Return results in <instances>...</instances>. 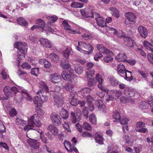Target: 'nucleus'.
Instances as JSON below:
<instances>
[{"label": "nucleus", "mask_w": 153, "mask_h": 153, "mask_svg": "<svg viewBox=\"0 0 153 153\" xmlns=\"http://www.w3.org/2000/svg\"><path fill=\"white\" fill-rule=\"evenodd\" d=\"M72 53L73 52L70 48H67L62 52L64 57L60 61V65L62 68L65 69L69 70L68 71L71 73L73 71V70L70 68L71 65L68 62V61L69 56L71 55Z\"/></svg>", "instance_id": "f257e3e1"}, {"label": "nucleus", "mask_w": 153, "mask_h": 153, "mask_svg": "<svg viewBox=\"0 0 153 153\" xmlns=\"http://www.w3.org/2000/svg\"><path fill=\"white\" fill-rule=\"evenodd\" d=\"M42 124L39 120V117L37 114H34L28 119L27 125L24 127L25 130H27V131L30 130H34L33 128L35 126L40 127Z\"/></svg>", "instance_id": "f03ea898"}, {"label": "nucleus", "mask_w": 153, "mask_h": 153, "mask_svg": "<svg viewBox=\"0 0 153 153\" xmlns=\"http://www.w3.org/2000/svg\"><path fill=\"white\" fill-rule=\"evenodd\" d=\"M14 47L18 49V58L20 59H24L25 58V55L27 52L28 48L26 43L16 42L14 43Z\"/></svg>", "instance_id": "7ed1b4c3"}, {"label": "nucleus", "mask_w": 153, "mask_h": 153, "mask_svg": "<svg viewBox=\"0 0 153 153\" xmlns=\"http://www.w3.org/2000/svg\"><path fill=\"white\" fill-rule=\"evenodd\" d=\"M78 46L76 47L77 50L85 54H90L92 53L94 48L92 45L84 42H78Z\"/></svg>", "instance_id": "20e7f679"}, {"label": "nucleus", "mask_w": 153, "mask_h": 153, "mask_svg": "<svg viewBox=\"0 0 153 153\" xmlns=\"http://www.w3.org/2000/svg\"><path fill=\"white\" fill-rule=\"evenodd\" d=\"M94 64L91 62H88L87 64L85 77L86 78H90L94 76L95 73V71L92 68Z\"/></svg>", "instance_id": "39448f33"}, {"label": "nucleus", "mask_w": 153, "mask_h": 153, "mask_svg": "<svg viewBox=\"0 0 153 153\" xmlns=\"http://www.w3.org/2000/svg\"><path fill=\"white\" fill-rule=\"evenodd\" d=\"M126 19L125 21V23L126 25L129 24V23L127 22V20L130 22H135L136 19V17L135 15L131 12H127L125 14Z\"/></svg>", "instance_id": "423d86ee"}, {"label": "nucleus", "mask_w": 153, "mask_h": 153, "mask_svg": "<svg viewBox=\"0 0 153 153\" xmlns=\"http://www.w3.org/2000/svg\"><path fill=\"white\" fill-rule=\"evenodd\" d=\"M51 118L53 123L55 125L60 126L62 124L61 118L59 115L56 113H52L51 115Z\"/></svg>", "instance_id": "0eeeda50"}, {"label": "nucleus", "mask_w": 153, "mask_h": 153, "mask_svg": "<svg viewBox=\"0 0 153 153\" xmlns=\"http://www.w3.org/2000/svg\"><path fill=\"white\" fill-rule=\"evenodd\" d=\"M39 86L41 89L36 92V95H38L40 93L42 94L44 92L46 93L49 92L48 88L46 84L43 81L40 82Z\"/></svg>", "instance_id": "6e6552de"}, {"label": "nucleus", "mask_w": 153, "mask_h": 153, "mask_svg": "<svg viewBox=\"0 0 153 153\" xmlns=\"http://www.w3.org/2000/svg\"><path fill=\"white\" fill-rule=\"evenodd\" d=\"M39 86L41 89L36 92V95H38L40 93L42 94L44 92L46 93L49 92L48 88L46 84L43 81L40 82Z\"/></svg>", "instance_id": "1a4fd4ad"}, {"label": "nucleus", "mask_w": 153, "mask_h": 153, "mask_svg": "<svg viewBox=\"0 0 153 153\" xmlns=\"http://www.w3.org/2000/svg\"><path fill=\"white\" fill-rule=\"evenodd\" d=\"M81 15L83 17L86 18L90 17L93 18L95 13H94L92 10L90 9H81L80 10Z\"/></svg>", "instance_id": "9d476101"}, {"label": "nucleus", "mask_w": 153, "mask_h": 153, "mask_svg": "<svg viewBox=\"0 0 153 153\" xmlns=\"http://www.w3.org/2000/svg\"><path fill=\"white\" fill-rule=\"evenodd\" d=\"M104 53L106 54V56L104 58V60L106 63L109 62H111L113 60V58L112 56L113 55L112 52L108 49H106Z\"/></svg>", "instance_id": "9b49d317"}, {"label": "nucleus", "mask_w": 153, "mask_h": 153, "mask_svg": "<svg viewBox=\"0 0 153 153\" xmlns=\"http://www.w3.org/2000/svg\"><path fill=\"white\" fill-rule=\"evenodd\" d=\"M94 16H97L98 17L95 18L97 24L100 27H104L107 26L106 23H105V19L102 17H100V15L98 13H95Z\"/></svg>", "instance_id": "f8f14e48"}, {"label": "nucleus", "mask_w": 153, "mask_h": 153, "mask_svg": "<svg viewBox=\"0 0 153 153\" xmlns=\"http://www.w3.org/2000/svg\"><path fill=\"white\" fill-rule=\"evenodd\" d=\"M45 56L55 63H57L59 61V57L54 53H52L49 54L46 53L45 54Z\"/></svg>", "instance_id": "ddd939ff"}, {"label": "nucleus", "mask_w": 153, "mask_h": 153, "mask_svg": "<svg viewBox=\"0 0 153 153\" xmlns=\"http://www.w3.org/2000/svg\"><path fill=\"white\" fill-rule=\"evenodd\" d=\"M137 30L140 36L145 38L148 36V32L146 28L143 26H140L138 27Z\"/></svg>", "instance_id": "4468645a"}, {"label": "nucleus", "mask_w": 153, "mask_h": 153, "mask_svg": "<svg viewBox=\"0 0 153 153\" xmlns=\"http://www.w3.org/2000/svg\"><path fill=\"white\" fill-rule=\"evenodd\" d=\"M39 42L44 47L48 48H51L53 45V43L47 39L41 38Z\"/></svg>", "instance_id": "2eb2a0df"}, {"label": "nucleus", "mask_w": 153, "mask_h": 153, "mask_svg": "<svg viewBox=\"0 0 153 153\" xmlns=\"http://www.w3.org/2000/svg\"><path fill=\"white\" fill-rule=\"evenodd\" d=\"M95 105L98 107L99 110L101 111L102 112L104 113L106 112V107L101 100H99L96 101Z\"/></svg>", "instance_id": "dca6fc26"}, {"label": "nucleus", "mask_w": 153, "mask_h": 153, "mask_svg": "<svg viewBox=\"0 0 153 153\" xmlns=\"http://www.w3.org/2000/svg\"><path fill=\"white\" fill-rule=\"evenodd\" d=\"M61 78V76L58 73H54L50 75V78L53 83L58 82V80H59Z\"/></svg>", "instance_id": "f3484780"}, {"label": "nucleus", "mask_w": 153, "mask_h": 153, "mask_svg": "<svg viewBox=\"0 0 153 153\" xmlns=\"http://www.w3.org/2000/svg\"><path fill=\"white\" fill-rule=\"evenodd\" d=\"M54 104L57 107H62L63 104V101L62 98L58 95L55 94L53 95Z\"/></svg>", "instance_id": "a211bd4d"}, {"label": "nucleus", "mask_w": 153, "mask_h": 153, "mask_svg": "<svg viewBox=\"0 0 153 153\" xmlns=\"http://www.w3.org/2000/svg\"><path fill=\"white\" fill-rule=\"evenodd\" d=\"M143 45L146 49L153 53V39H151L150 42L146 41H144Z\"/></svg>", "instance_id": "6ab92c4d"}, {"label": "nucleus", "mask_w": 153, "mask_h": 153, "mask_svg": "<svg viewBox=\"0 0 153 153\" xmlns=\"http://www.w3.org/2000/svg\"><path fill=\"white\" fill-rule=\"evenodd\" d=\"M28 143L34 149H37L39 148L40 144L36 140L30 139L27 141Z\"/></svg>", "instance_id": "aec40b11"}, {"label": "nucleus", "mask_w": 153, "mask_h": 153, "mask_svg": "<svg viewBox=\"0 0 153 153\" xmlns=\"http://www.w3.org/2000/svg\"><path fill=\"white\" fill-rule=\"evenodd\" d=\"M74 86L69 83H66L64 86V88L67 91L70 92V95L74 96L75 95V91H73Z\"/></svg>", "instance_id": "412c9836"}, {"label": "nucleus", "mask_w": 153, "mask_h": 153, "mask_svg": "<svg viewBox=\"0 0 153 153\" xmlns=\"http://www.w3.org/2000/svg\"><path fill=\"white\" fill-rule=\"evenodd\" d=\"M61 76L63 79L70 82L71 81L73 77L72 74H68L66 71H63L62 72Z\"/></svg>", "instance_id": "4be33fe9"}, {"label": "nucleus", "mask_w": 153, "mask_h": 153, "mask_svg": "<svg viewBox=\"0 0 153 153\" xmlns=\"http://www.w3.org/2000/svg\"><path fill=\"white\" fill-rule=\"evenodd\" d=\"M46 18L48 20L47 25L49 26L55 22L58 19V17L56 15H53L46 16Z\"/></svg>", "instance_id": "5701e85b"}, {"label": "nucleus", "mask_w": 153, "mask_h": 153, "mask_svg": "<svg viewBox=\"0 0 153 153\" xmlns=\"http://www.w3.org/2000/svg\"><path fill=\"white\" fill-rule=\"evenodd\" d=\"M21 93L22 98H24L26 100L31 101L32 100L31 97L27 93V91L25 89L22 90Z\"/></svg>", "instance_id": "b1692460"}, {"label": "nucleus", "mask_w": 153, "mask_h": 153, "mask_svg": "<svg viewBox=\"0 0 153 153\" xmlns=\"http://www.w3.org/2000/svg\"><path fill=\"white\" fill-rule=\"evenodd\" d=\"M76 93H75V95L72 96L71 95H70L69 98V101L71 104L73 106H76L78 103L79 101L75 98L76 95Z\"/></svg>", "instance_id": "393cba45"}, {"label": "nucleus", "mask_w": 153, "mask_h": 153, "mask_svg": "<svg viewBox=\"0 0 153 153\" xmlns=\"http://www.w3.org/2000/svg\"><path fill=\"white\" fill-rule=\"evenodd\" d=\"M60 115L63 119L66 120L69 117V114L66 109L62 108H61Z\"/></svg>", "instance_id": "a878e982"}, {"label": "nucleus", "mask_w": 153, "mask_h": 153, "mask_svg": "<svg viewBox=\"0 0 153 153\" xmlns=\"http://www.w3.org/2000/svg\"><path fill=\"white\" fill-rule=\"evenodd\" d=\"M48 130L54 135H57L58 130L56 127L52 125H49L48 128Z\"/></svg>", "instance_id": "bb28decb"}, {"label": "nucleus", "mask_w": 153, "mask_h": 153, "mask_svg": "<svg viewBox=\"0 0 153 153\" xmlns=\"http://www.w3.org/2000/svg\"><path fill=\"white\" fill-rule=\"evenodd\" d=\"M124 40L125 42L126 43V45L130 47H132L134 45V43L131 38L129 37H125Z\"/></svg>", "instance_id": "cd10ccee"}, {"label": "nucleus", "mask_w": 153, "mask_h": 153, "mask_svg": "<svg viewBox=\"0 0 153 153\" xmlns=\"http://www.w3.org/2000/svg\"><path fill=\"white\" fill-rule=\"evenodd\" d=\"M34 104L36 105V106L39 107L42 105V102L40 96H36L33 100Z\"/></svg>", "instance_id": "c85d7f7f"}, {"label": "nucleus", "mask_w": 153, "mask_h": 153, "mask_svg": "<svg viewBox=\"0 0 153 153\" xmlns=\"http://www.w3.org/2000/svg\"><path fill=\"white\" fill-rule=\"evenodd\" d=\"M91 90L90 88H85L79 91L78 94H81L83 97H86V95L90 92Z\"/></svg>", "instance_id": "c756f323"}, {"label": "nucleus", "mask_w": 153, "mask_h": 153, "mask_svg": "<svg viewBox=\"0 0 153 153\" xmlns=\"http://www.w3.org/2000/svg\"><path fill=\"white\" fill-rule=\"evenodd\" d=\"M74 70L76 73L80 74L83 72V67L79 64H76L74 65Z\"/></svg>", "instance_id": "7c9ffc66"}, {"label": "nucleus", "mask_w": 153, "mask_h": 153, "mask_svg": "<svg viewBox=\"0 0 153 153\" xmlns=\"http://www.w3.org/2000/svg\"><path fill=\"white\" fill-rule=\"evenodd\" d=\"M126 69H125V66L123 64L120 63L117 65V71L118 74H123L126 72Z\"/></svg>", "instance_id": "2f4dec72"}, {"label": "nucleus", "mask_w": 153, "mask_h": 153, "mask_svg": "<svg viewBox=\"0 0 153 153\" xmlns=\"http://www.w3.org/2000/svg\"><path fill=\"white\" fill-rule=\"evenodd\" d=\"M127 56L124 53H119L116 56V59L118 62L126 61Z\"/></svg>", "instance_id": "473e14b6"}, {"label": "nucleus", "mask_w": 153, "mask_h": 153, "mask_svg": "<svg viewBox=\"0 0 153 153\" xmlns=\"http://www.w3.org/2000/svg\"><path fill=\"white\" fill-rule=\"evenodd\" d=\"M110 94L114 96V97L118 98L122 95V92L120 90H111L109 91Z\"/></svg>", "instance_id": "72a5a7b5"}, {"label": "nucleus", "mask_w": 153, "mask_h": 153, "mask_svg": "<svg viewBox=\"0 0 153 153\" xmlns=\"http://www.w3.org/2000/svg\"><path fill=\"white\" fill-rule=\"evenodd\" d=\"M124 94L127 96H129L130 97L134 96V92L130 89L128 88H125L124 91Z\"/></svg>", "instance_id": "f704fd0d"}, {"label": "nucleus", "mask_w": 153, "mask_h": 153, "mask_svg": "<svg viewBox=\"0 0 153 153\" xmlns=\"http://www.w3.org/2000/svg\"><path fill=\"white\" fill-rule=\"evenodd\" d=\"M11 88L9 86H6L4 88V91L7 97L12 96V94H11Z\"/></svg>", "instance_id": "c9c22d12"}, {"label": "nucleus", "mask_w": 153, "mask_h": 153, "mask_svg": "<svg viewBox=\"0 0 153 153\" xmlns=\"http://www.w3.org/2000/svg\"><path fill=\"white\" fill-rule=\"evenodd\" d=\"M17 21L21 26H27L28 25V23L25 19L22 17H20L17 19Z\"/></svg>", "instance_id": "e433bc0d"}, {"label": "nucleus", "mask_w": 153, "mask_h": 153, "mask_svg": "<svg viewBox=\"0 0 153 153\" xmlns=\"http://www.w3.org/2000/svg\"><path fill=\"white\" fill-rule=\"evenodd\" d=\"M121 118L120 113L118 111H115L112 115V118L114 119V121L115 122H119V120Z\"/></svg>", "instance_id": "4c0bfd02"}, {"label": "nucleus", "mask_w": 153, "mask_h": 153, "mask_svg": "<svg viewBox=\"0 0 153 153\" xmlns=\"http://www.w3.org/2000/svg\"><path fill=\"white\" fill-rule=\"evenodd\" d=\"M96 135L95 140L96 142L101 145L103 144V138L102 136L97 133Z\"/></svg>", "instance_id": "58836bf2"}, {"label": "nucleus", "mask_w": 153, "mask_h": 153, "mask_svg": "<svg viewBox=\"0 0 153 153\" xmlns=\"http://www.w3.org/2000/svg\"><path fill=\"white\" fill-rule=\"evenodd\" d=\"M125 79L128 81H131L133 79V76L131 75V72L127 70H126Z\"/></svg>", "instance_id": "ea45409f"}, {"label": "nucleus", "mask_w": 153, "mask_h": 153, "mask_svg": "<svg viewBox=\"0 0 153 153\" xmlns=\"http://www.w3.org/2000/svg\"><path fill=\"white\" fill-rule=\"evenodd\" d=\"M109 9L111 12V13L113 15L115 16L116 18H118L119 15L118 13V10L114 7H111L109 8Z\"/></svg>", "instance_id": "a19ab883"}, {"label": "nucleus", "mask_w": 153, "mask_h": 153, "mask_svg": "<svg viewBox=\"0 0 153 153\" xmlns=\"http://www.w3.org/2000/svg\"><path fill=\"white\" fill-rule=\"evenodd\" d=\"M123 138L126 143L128 144L132 143L133 141V139L128 135H125L123 136Z\"/></svg>", "instance_id": "79ce46f5"}, {"label": "nucleus", "mask_w": 153, "mask_h": 153, "mask_svg": "<svg viewBox=\"0 0 153 153\" xmlns=\"http://www.w3.org/2000/svg\"><path fill=\"white\" fill-rule=\"evenodd\" d=\"M129 120L128 118L125 116H123L121 117L119 122H120L121 125H126L128 123Z\"/></svg>", "instance_id": "37998d69"}, {"label": "nucleus", "mask_w": 153, "mask_h": 153, "mask_svg": "<svg viewBox=\"0 0 153 153\" xmlns=\"http://www.w3.org/2000/svg\"><path fill=\"white\" fill-rule=\"evenodd\" d=\"M15 121L16 124L18 125H21V126H24L26 123V121L22 120V119L17 118L15 120Z\"/></svg>", "instance_id": "c03bdc74"}, {"label": "nucleus", "mask_w": 153, "mask_h": 153, "mask_svg": "<svg viewBox=\"0 0 153 153\" xmlns=\"http://www.w3.org/2000/svg\"><path fill=\"white\" fill-rule=\"evenodd\" d=\"M90 122L94 125L97 123V119L95 115L93 114H91L89 117Z\"/></svg>", "instance_id": "a18cd8bd"}, {"label": "nucleus", "mask_w": 153, "mask_h": 153, "mask_svg": "<svg viewBox=\"0 0 153 153\" xmlns=\"http://www.w3.org/2000/svg\"><path fill=\"white\" fill-rule=\"evenodd\" d=\"M83 3L76 2H73L71 4L72 7L76 8H82L83 7Z\"/></svg>", "instance_id": "49530a36"}, {"label": "nucleus", "mask_w": 153, "mask_h": 153, "mask_svg": "<svg viewBox=\"0 0 153 153\" xmlns=\"http://www.w3.org/2000/svg\"><path fill=\"white\" fill-rule=\"evenodd\" d=\"M62 24L64 26V29L66 30H68L70 31V32H71V27L70 26V25L68 24V22L67 21H63L62 22Z\"/></svg>", "instance_id": "de8ad7c7"}, {"label": "nucleus", "mask_w": 153, "mask_h": 153, "mask_svg": "<svg viewBox=\"0 0 153 153\" xmlns=\"http://www.w3.org/2000/svg\"><path fill=\"white\" fill-rule=\"evenodd\" d=\"M70 120L71 122L73 123H76L77 119L75 113L72 112L70 114Z\"/></svg>", "instance_id": "09e8293b"}, {"label": "nucleus", "mask_w": 153, "mask_h": 153, "mask_svg": "<svg viewBox=\"0 0 153 153\" xmlns=\"http://www.w3.org/2000/svg\"><path fill=\"white\" fill-rule=\"evenodd\" d=\"M41 31L43 32H46V31H48L50 32H51L52 33L54 32V30L51 27H48L45 26L42 27L41 28Z\"/></svg>", "instance_id": "8fccbe9b"}, {"label": "nucleus", "mask_w": 153, "mask_h": 153, "mask_svg": "<svg viewBox=\"0 0 153 153\" xmlns=\"http://www.w3.org/2000/svg\"><path fill=\"white\" fill-rule=\"evenodd\" d=\"M5 128L2 122L0 120V137L2 138L3 136L2 134L5 131Z\"/></svg>", "instance_id": "3c124183"}, {"label": "nucleus", "mask_w": 153, "mask_h": 153, "mask_svg": "<svg viewBox=\"0 0 153 153\" xmlns=\"http://www.w3.org/2000/svg\"><path fill=\"white\" fill-rule=\"evenodd\" d=\"M83 128L85 129L88 131H91L92 129V127L91 125L87 122H84L83 123Z\"/></svg>", "instance_id": "603ef678"}, {"label": "nucleus", "mask_w": 153, "mask_h": 153, "mask_svg": "<svg viewBox=\"0 0 153 153\" xmlns=\"http://www.w3.org/2000/svg\"><path fill=\"white\" fill-rule=\"evenodd\" d=\"M96 79L100 85H102V84L104 80L100 74H96Z\"/></svg>", "instance_id": "864d4df0"}, {"label": "nucleus", "mask_w": 153, "mask_h": 153, "mask_svg": "<svg viewBox=\"0 0 153 153\" xmlns=\"http://www.w3.org/2000/svg\"><path fill=\"white\" fill-rule=\"evenodd\" d=\"M82 37L84 40H88L92 37L91 34L88 32L82 35Z\"/></svg>", "instance_id": "5fc2aeb1"}, {"label": "nucleus", "mask_w": 153, "mask_h": 153, "mask_svg": "<svg viewBox=\"0 0 153 153\" xmlns=\"http://www.w3.org/2000/svg\"><path fill=\"white\" fill-rule=\"evenodd\" d=\"M97 48L98 50L102 53H104L105 51V49H107L106 48L104 47L103 45L101 44H98L97 45Z\"/></svg>", "instance_id": "6e6d98bb"}, {"label": "nucleus", "mask_w": 153, "mask_h": 153, "mask_svg": "<svg viewBox=\"0 0 153 153\" xmlns=\"http://www.w3.org/2000/svg\"><path fill=\"white\" fill-rule=\"evenodd\" d=\"M139 106L142 109H145L148 107L147 103L145 102H140L139 104Z\"/></svg>", "instance_id": "4d7b16f0"}, {"label": "nucleus", "mask_w": 153, "mask_h": 153, "mask_svg": "<svg viewBox=\"0 0 153 153\" xmlns=\"http://www.w3.org/2000/svg\"><path fill=\"white\" fill-rule=\"evenodd\" d=\"M39 72V69L38 68H33L31 69L30 71L31 74H32L36 76H37Z\"/></svg>", "instance_id": "13d9d810"}, {"label": "nucleus", "mask_w": 153, "mask_h": 153, "mask_svg": "<svg viewBox=\"0 0 153 153\" xmlns=\"http://www.w3.org/2000/svg\"><path fill=\"white\" fill-rule=\"evenodd\" d=\"M19 91V90L16 87H13L11 88V94H12V96L16 95V94Z\"/></svg>", "instance_id": "bf43d9fd"}, {"label": "nucleus", "mask_w": 153, "mask_h": 153, "mask_svg": "<svg viewBox=\"0 0 153 153\" xmlns=\"http://www.w3.org/2000/svg\"><path fill=\"white\" fill-rule=\"evenodd\" d=\"M82 112L84 116L86 117V118H88V114H89L88 108L86 107H84L83 108Z\"/></svg>", "instance_id": "052dcab7"}, {"label": "nucleus", "mask_w": 153, "mask_h": 153, "mask_svg": "<svg viewBox=\"0 0 153 153\" xmlns=\"http://www.w3.org/2000/svg\"><path fill=\"white\" fill-rule=\"evenodd\" d=\"M96 82L94 79H89L88 81V85L89 87H91L95 85Z\"/></svg>", "instance_id": "680f3d73"}, {"label": "nucleus", "mask_w": 153, "mask_h": 153, "mask_svg": "<svg viewBox=\"0 0 153 153\" xmlns=\"http://www.w3.org/2000/svg\"><path fill=\"white\" fill-rule=\"evenodd\" d=\"M76 33L79 34H83L86 33L88 32L86 30L83 29L82 28L79 27V30L75 31Z\"/></svg>", "instance_id": "e2e57ef3"}, {"label": "nucleus", "mask_w": 153, "mask_h": 153, "mask_svg": "<svg viewBox=\"0 0 153 153\" xmlns=\"http://www.w3.org/2000/svg\"><path fill=\"white\" fill-rule=\"evenodd\" d=\"M128 98L125 96H123L121 97L120 99L121 102L123 103H126L128 102Z\"/></svg>", "instance_id": "0e129e2a"}, {"label": "nucleus", "mask_w": 153, "mask_h": 153, "mask_svg": "<svg viewBox=\"0 0 153 153\" xmlns=\"http://www.w3.org/2000/svg\"><path fill=\"white\" fill-rule=\"evenodd\" d=\"M9 114L10 116L13 117L16 115L17 112L16 109L14 108H13L10 111Z\"/></svg>", "instance_id": "69168bd1"}, {"label": "nucleus", "mask_w": 153, "mask_h": 153, "mask_svg": "<svg viewBox=\"0 0 153 153\" xmlns=\"http://www.w3.org/2000/svg\"><path fill=\"white\" fill-rule=\"evenodd\" d=\"M109 81L111 84L113 86H116L118 84V82L114 78H109Z\"/></svg>", "instance_id": "338daca9"}, {"label": "nucleus", "mask_w": 153, "mask_h": 153, "mask_svg": "<svg viewBox=\"0 0 153 153\" xmlns=\"http://www.w3.org/2000/svg\"><path fill=\"white\" fill-rule=\"evenodd\" d=\"M147 57L150 63L153 65V54L151 53L148 54Z\"/></svg>", "instance_id": "774afa93"}]
</instances>
